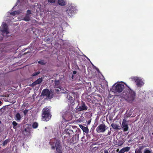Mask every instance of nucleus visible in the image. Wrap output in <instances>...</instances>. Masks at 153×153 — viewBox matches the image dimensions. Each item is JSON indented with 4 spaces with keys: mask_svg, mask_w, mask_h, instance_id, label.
Masks as SVG:
<instances>
[{
    "mask_svg": "<svg viewBox=\"0 0 153 153\" xmlns=\"http://www.w3.org/2000/svg\"><path fill=\"white\" fill-rule=\"evenodd\" d=\"M76 71H73V74H76Z\"/></svg>",
    "mask_w": 153,
    "mask_h": 153,
    "instance_id": "obj_38",
    "label": "nucleus"
},
{
    "mask_svg": "<svg viewBox=\"0 0 153 153\" xmlns=\"http://www.w3.org/2000/svg\"><path fill=\"white\" fill-rule=\"evenodd\" d=\"M131 79L134 80L138 87H141L143 84V82L142 79L138 77H131Z\"/></svg>",
    "mask_w": 153,
    "mask_h": 153,
    "instance_id": "obj_10",
    "label": "nucleus"
},
{
    "mask_svg": "<svg viewBox=\"0 0 153 153\" xmlns=\"http://www.w3.org/2000/svg\"><path fill=\"white\" fill-rule=\"evenodd\" d=\"M108 128L105 124L103 123L100 124L96 128L97 132L98 133H103Z\"/></svg>",
    "mask_w": 153,
    "mask_h": 153,
    "instance_id": "obj_8",
    "label": "nucleus"
},
{
    "mask_svg": "<svg viewBox=\"0 0 153 153\" xmlns=\"http://www.w3.org/2000/svg\"><path fill=\"white\" fill-rule=\"evenodd\" d=\"M110 90L115 93H121V97L130 102L133 101L135 99V92L124 83L115 84Z\"/></svg>",
    "mask_w": 153,
    "mask_h": 153,
    "instance_id": "obj_1",
    "label": "nucleus"
},
{
    "mask_svg": "<svg viewBox=\"0 0 153 153\" xmlns=\"http://www.w3.org/2000/svg\"><path fill=\"white\" fill-rule=\"evenodd\" d=\"M110 129H111V130L110 131H108L107 135H110L111 134V128H110Z\"/></svg>",
    "mask_w": 153,
    "mask_h": 153,
    "instance_id": "obj_34",
    "label": "nucleus"
},
{
    "mask_svg": "<svg viewBox=\"0 0 153 153\" xmlns=\"http://www.w3.org/2000/svg\"><path fill=\"white\" fill-rule=\"evenodd\" d=\"M50 40V39L49 38H47L46 39V41H48Z\"/></svg>",
    "mask_w": 153,
    "mask_h": 153,
    "instance_id": "obj_40",
    "label": "nucleus"
},
{
    "mask_svg": "<svg viewBox=\"0 0 153 153\" xmlns=\"http://www.w3.org/2000/svg\"><path fill=\"white\" fill-rule=\"evenodd\" d=\"M10 141V140L9 139L5 140L3 142V145L5 146L7 145Z\"/></svg>",
    "mask_w": 153,
    "mask_h": 153,
    "instance_id": "obj_25",
    "label": "nucleus"
},
{
    "mask_svg": "<svg viewBox=\"0 0 153 153\" xmlns=\"http://www.w3.org/2000/svg\"><path fill=\"white\" fill-rule=\"evenodd\" d=\"M74 94H75V93L74 92H72L71 94L67 93L65 94V95L68 104V110L72 112L75 111L74 106L75 104V99L72 97V96Z\"/></svg>",
    "mask_w": 153,
    "mask_h": 153,
    "instance_id": "obj_2",
    "label": "nucleus"
},
{
    "mask_svg": "<svg viewBox=\"0 0 153 153\" xmlns=\"http://www.w3.org/2000/svg\"><path fill=\"white\" fill-rule=\"evenodd\" d=\"M104 153H109L108 150L107 149H105L104 150Z\"/></svg>",
    "mask_w": 153,
    "mask_h": 153,
    "instance_id": "obj_36",
    "label": "nucleus"
},
{
    "mask_svg": "<svg viewBox=\"0 0 153 153\" xmlns=\"http://www.w3.org/2000/svg\"><path fill=\"white\" fill-rule=\"evenodd\" d=\"M79 127L82 130L83 128L84 127V126H83L82 125H79Z\"/></svg>",
    "mask_w": 153,
    "mask_h": 153,
    "instance_id": "obj_35",
    "label": "nucleus"
},
{
    "mask_svg": "<svg viewBox=\"0 0 153 153\" xmlns=\"http://www.w3.org/2000/svg\"><path fill=\"white\" fill-rule=\"evenodd\" d=\"M74 132L72 128H70L65 130V133L64 134H66V135H64V137H69Z\"/></svg>",
    "mask_w": 153,
    "mask_h": 153,
    "instance_id": "obj_13",
    "label": "nucleus"
},
{
    "mask_svg": "<svg viewBox=\"0 0 153 153\" xmlns=\"http://www.w3.org/2000/svg\"><path fill=\"white\" fill-rule=\"evenodd\" d=\"M48 3H55L56 0H48Z\"/></svg>",
    "mask_w": 153,
    "mask_h": 153,
    "instance_id": "obj_30",
    "label": "nucleus"
},
{
    "mask_svg": "<svg viewBox=\"0 0 153 153\" xmlns=\"http://www.w3.org/2000/svg\"><path fill=\"white\" fill-rule=\"evenodd\" d=\"M3 39V37H1V40H2Z\"/></svg>",
    "mask_w": 153,
    "mask_h": 153,
    "instance_id": "obj_43",
    "label": "nucleus"
},
{
    "mask_svg": "<svg viewBox=\"0 0 153 153\" xmlns=\"http://www.w3.org/2000/svg\"><path fill=\"white\" fill-rule=\"evenodd\" d=\"M30 19L29 17H27V16H26L24 18V20L26 21H28L30 20Z\"/></svg>",
    "mask_w": 153,
    "mask_h": 153,
    "instance_id": "obj_31",
    "label": "nucleus"
},
{
    "mask_svg": "<svg viewBox=\"0 0 153 153\" xmlns=\"http://www.w3.org/2000/svg\"><path fill=\"white\" fill-rule=\"evenodd\" d=\"M27 14H28V15H30L32 13H31V10H28L27 11Z\"/></svg>",
    "mask_w": 153,
    "mask_h": 153,
    "instance_id": "obj_33",
    "label": "nucleus"
},
{
    "mask_svg": "<svg viewBox=\"0 0 153 153\" xmlns=\"http://www.w3.org/2000/svg\"><path fill=\"white\" fill-rule=\"evenodd\" d=\"M15 12H16V11L13 12L11 13V14L13 15H15L16 14L15 13Z\"/></svg>",
    "mask_w": 153,
    "mask_h": 153,
    "instance_id": "obj_37",
    "label": "nucleus"
},
{
    "mask_svg": "<svg viewBox=\"0 0 153 153\" xmlns=\"http://www.w3.org/2000/svg\"><path fill=\"white\" fill-rule=\"evenodd\" d=\"M1 30L3 33H6L7 34L9 33L8 30V28L7 25L5 23H3L0 27Z\"/></svg>",
    "mask_w": 153,
    "mask_h": 153,
    "instance_id": "obj_12",
    "label": "nucleus"
},
{
    "mask_svg": "<svg viewBox=\"0 0 153 153\" xmlns=\"http://www.w3.org/2000/svg\"><path fill=\"white\" fill-rule=\"evenodd\" d=\"M72 111L68 110V111L65 112L62 116V118L65 120H69L71 119L72 117Z\"/></svg>",
    "mask_w": 153,
    "mask_h": 153,
    "instance_id": "obj_6",
    "label": "nucleus"
},
{
    "mask_svg": "<svg viewBox=\"0 0 153 153\" xmlns=\"http://www.w3.org/2000/svg\"><path fill=\"white\" fill-rule=\"evenodd\" d=\"M40 73V72L39 71H38L37 72H35L32 74V76H35L39 74Z\"/></svg>",
    "mask_w": 153,
    "mask_h": 153,
    "instance_id": "obj_29",
    "label": "nucleus"
},
{
    "mask_svg": "<svg viewBox=\"0 0 153 153\" xmlns=\"http://www.w3.org/2000/svg\"><path fill=\"white\" fill-rule=\"evenodd\" d=\"M128 122L126 119L124 118L123 119L122 123V128L123 131L126 132L128 131L129 127L128 126Z\"/></svg>",
    "mask_w": 153,
    "mask_h": 153,
    "instance_id": "obj_11",
    "label": "nucleus"
},
{
    "mask_svg": "<svg viewBox=\"0 0 153 153\" xmlns=\"http://www.w3.org/2000/svg\"><path fill=\"white\" fill-rule=\"evenodd\" d=\"M28 111V110L25 109L23 111V113L25 115L27 113Z\"/></svg>",
    "mask_w": 153,
    "mask_h": 153,
    "instance_id": "obj_32",
    "label": "nucleus"
},
{
    "mask_svg": "<svg viewBox=\"0 0 153 153\" xmlns=\"http://www.w3.org/2000/svg\"><path fill=\"white\" fill-rule=\"evenodd\" d=\"M143 153H152V151L149 149L146 148L144 151Z\"/></svg>",
    "mask_w": 153,
    "mask_h": 153,
    "instance_id": "obj_24",
    "label": "nucleus"
},
{
    "mask_svg": "<svg viewBox=\"0 0 153 153\" xmlns=\"http://www.w3.org/2000/svg\"><path fill=\"white\" fill-rule=\"evenodd\" d=\"M91 122V120H89L88 122V124H89Z\"/></svg>",
    "mask_w": 153,
    "mask_h": 153,
    "instance_id": "obj_39",
    "label": "nucleus"
},
{
    "mask_svg": "<svg viewBox=\"0 0 153 153\" xmlns=\"http://www.w3.org/2000/svg\"><path fill=\"white\" fill-rule=\"evenodd\" d=\"M41 95L43 96L46 97L48 99H50L52 98L53 96V93L47 88L43 89L42 90Z\"/></svg>",
    "mask_w": 153,
    "mask_h": 153,
    "instance_id": "obj_5",
    "label": "nucleus"
},
{
    "mask_svg": "<svg viewBox=\"0 0 153 153\" xmlns=\"http://www.w3.org/2000/svg\"><path fill=\"white\" fill-rule=\"evenodd\" d=\"M54 142L51 141L50 144L51 146V148L53 149H56V151L59 153L61 152V147L60 143V141L59 140H56V138L54 139Z\"/></svg>",
    "mask_w": 153,
    "mask_h": 153,
    "instance_id": "obj_3",
    "label": "nucleus"
},
{
    "mask_svg": "<svg viewBox=\"0 0 153 153\" xmlns=\"http://www.w3.org/2000/svg\"><path fill=\"white\" fill-rule=\"evenodd\" d=\"M124 141L123 140H120V139L118 140V141L116 142V145L119 146H121L124 143Z\"/></svg>",
    "mask_w": 153,
    "mask_h": 153,
    "instance_id": "obj_20",
    "label": "nucleus"
},
{
    "mask_svg": "<svg viewBox=\"0 0 153 153\" xmlns=\"http://www.w3.org/2000/svg\"><path fill=\"white\" fill-rule=\"evenodd\" d=\"M88 107L85 104V102L82 101L81 104L79 106V108H77L75 112L77 113L78 112L83 111H86L88 109Z\"/></svg>",
    "mask_w": 153,
    "mask_h": 153,
    "instance_id": "obj_9",
    "label": "nucleus"
},
{
    "mask_svg": "<svg viewBox=\"0 0 153 153\" xmlns=\"http://www.w3.org/2000/svg\"><path fill=\"white\" fill-rule=\"evenodd\" d=\"M51 110L47 107H45L42 110V117L44 120L48 121L51 117Z\"/></svg>",
    "mask_w": 153,
    "mask_h": 153,
    "instance_id": "obj_4",
    "label": "nucleus"
},
{
    "mask_svg": "<svg viewBox=\"0 0 153 153\" xmlns=\"http://www.w3.org/2000/svg\"><path fill=\"white\" fill-rule=\"evenodd\" d=\"M82 131L84 132L87 134L89 132V129L87 127H84L82 128Z\"/></svg>",
    "mask_w": 153,
    "mask_h": 153,
    "instance_id": "obj_23",
    "label": "nucleus"
},
{
    "mask_svg": "<svg viewBox=\"0 0 153 153\" xmlns=\"http://www.w3.org/2000/svg\"><path fill=\"white\" fill-rule=\"evenodd\" d=\"M56 82H59L58 81H56L55 82V84H56Z\"/></svg>",
    "mask_w": 153,
    "mask_h": 153,
    "instance_id": "obj_41",
    "label": "nucleus"
},
{
    "mask_svg": "<svg viewBox=\"0 0 153 153\" xmlns=\"http://www.w3.org/2000/svg\"><path fill=\"white\" fill-rule=\"evenodd\" d=\"M12 124L13 125V128L14 129L16 128V126L18 125V123L15 121H13L12 122Z\"/></svg>",
    "mask_w": 153,
    "mask_h": 153,
    "instance_id": "obj_26",
    "label": "nucleus"
},
{
    "mask_svg": "<svg viewBox=\"0 0 153 153\" xmlns=\"http://www.w3.org/2000/svg\"><path fill=\"white\" fill-rule=\"evenodd\" d=\"M111 126L114 129L117 130L119 129V126L118 125H117L115 123H112L111 124Z\"/></svg>",
    "mask_w": 153,
    "mask_h": 153,
    "instance_id": "obj_21",
    "label": "nucleus"
},
{
    "mask_svg": "<svg viewBox=\"0 0 153 153\" xmlns=\"http://www.w3.org/2000/svg\"><path fill=\"white\" fill-rule=\"evenodd\" d=\"M38 63L42 65H44L45 64V63L44 62L43 60H40L38 62Z\"/></svg>",
    "mask_w": 153,
    "mask_h": 153,
    "instance_id": "obj_28",
    "label": "nucleus"
},
{
    "mask_svg": "<svg viewBox=\"0 0 153 153\" xmlns=\"http://www.w3.org/2000/svg\"><path fill=\"white\" fill-rule=\"evenodd\" d=\"M58 3L60 5L64 6L66 4V1L65 0H58Z\"/></svg>",
    "mask_w": 153,
    "mask_h": 153,
    "instance_id": "obj_17",
    "label": "nucleus"
},
{
    "mask_svg": "<svg viewBox=\"0 0 153 153\" xmlns=\"http://www.w3.org/2000/svg\"><path fill=\"white\" fill-rule=\"evenodd\" d=\"M79 139V136H74L73 137L72 139V141L73 143H76L77 142V141Z\"/></svg>",
    "mask_w": 153,
    "mask_h": 153,
    "instance_id": "obj_19",
    "label": "nucleus"
},
{
    "mask_svg": "<svg viewBox=\"0 0 153 153\" xmlns=\"http://www.w3.org/2000/svg\"><path fill=\"white\" fill-rule=\"evenodd\" d=\"M141 139H142V140L143 139V137H142L141 138Z\"/></svg>",
    "mask_w": 153,
    "mask_h": 153,
    "instance_id": "obj_42",
    "label": "nucleus"
},
{
    "mask_svg": "<svg viewBox=\"0 0 153 153\" xmlns=\"http://www.w3.org/2000/svg\"><path fill=\"white\" fill-rule=\"evenodd\" d=\"M1 123V121L0 120V123Z\"/></svg>",
    "mask_w": 153,
    "mask_h": 153,
    "instance_id": "obj_44",
    "label": "nucleus"
},
{
    "mask_svg": "<svg viewBox=\"0 0 153 153\" xmlns=\"http://www.w3.org/2000/svg\"><path fill=\"white\" fill-rule=\"evenodd\" d=\"M119 152V149H117V150L114 149L111 152V153H118Z\"/></svg>",
    "mask_w": 153,
    "mask_h": 153,
    "instance_id": "obj_27",
    "label": "nucleus"
},
{
    "mask_svg": "<svg viewBox=\"0 0 153 153\" xmlns=\"http://www.w3.org/2000/svg\"><path fill=\"white\" fill-rule=\"evenodd\" d=\"M76 10V9L75 7H74L72 5H70L68 7L66 10V12L68 16L72 17L73 16L72 14H74Z\"/></svg>",
    "mask_w": 153,
    "mask_h": 153,
    "instance_id": "obj_7",
    "label": "nucleus"
},
{
    "mask_svg": "<svg viewBox=\"0 0 153 153\" xmlns=\"http://www.w3.org/2000/svg\"><path fill=\"white\" fill-rule=\"evenodd\" d=\"M146 146L143 145L139 146L138 148H137L135 149V153H142V150Z\"/></svg>",
    "mask_w": 153,
    "mask_h": 153,
    "instance_id": "obj_16",
    "label": "nucleus"
},
{
    "mask_svg": "<svg viewBox=\"0 0 153 153\" xmlns=\"http://www.w3.org/2000/svg\"><path fill=\"white\" fill-rule=\"evenodd\" d=\"M42 80L43 79L42 77L37 79V80L32 83L31 86L32 87L35 86L36 85L40 83L42 81Z\"/></svg>",
    "mask_w": 153,
    "mask_h": 153,
    "instance_id": "obj_14",
    "label": "nucleus"
},
{
    "mask_svg": "<svg viewBox=\"0 0 153 153\" xmlns=\"http://www.w3.org/2000/svg\"><path fill=\"white\" fill-rule=\"evenodd\" d=\"M22 117L19 113H17L15 116V120L17 121H20L21 120Z\"/></svg>",
    "mask_w": 153,
    "mask_h": 153,
    "instance_id": "obj_18",
    "label": "nucleus"
},
{
    "mask_svg": "<svg viewBox=\"0 0 153 153\" xmlns=\"http://www.w3.org/2000/svg\"><path fill=\"white\" fill-rule=\"evenodd\" d=\"M38 126V124L36 122H33L32 125V127L33 128H37Z\"/></svg>",
    "mask_w": 153,
    "mask_h": 153,
    "instance_id": "obj_22",
    "label": "nucleus"
},
{
    "mask_svg": "<svg viewBox=\"0 0 153 153\" xmlns=\"http://www.w3.org/2000/svg\"><path fill=\"white\" fill-rule=\"evenodd\" d=\"M130 149V148L129 147L127 146L121 149L118 153H124L125 152H127L129 151Z\"/></svg>",
    "mask_w": 153,
    "mask_h": 153,
    "instance_id": "obj_15",
    "label": "nucleus"
}]
</instances>
